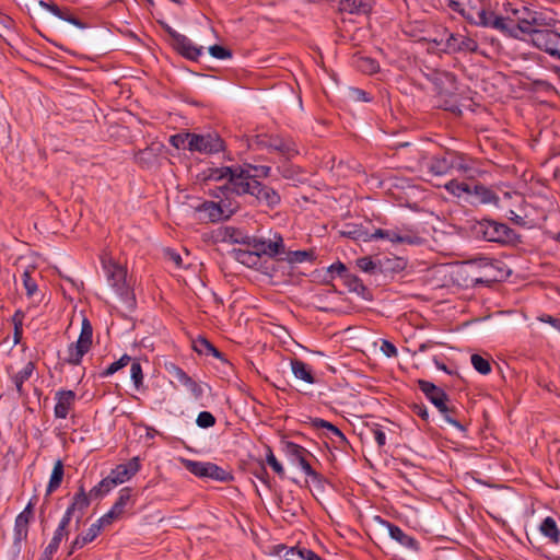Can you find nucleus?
<instances>
[{
	"label": "nucleus",
	"mask_w": 560,
	"mask_h": 560,
	"mask_svg": "<svg viewBox=\"0 0 560 560\" xmlns=\"http://www.w3.org/2000/svg\"><path fill=\"white\" fill-rule=\"evenodd\" d=\"M532 18L537 20V25H529L524 39L550 57L560 60V33L553 28L555 20L537 11H533Z\"/></svg>",
	"instance_id": "1"
},
{
	"label": "nucleus",
	"mask_w": 560,
	"mask_h": 560,
	"mask_svg": "<svg viewBox=\"0 0 560 560\" xmlns=\"http://www.w3.org/2000/svg\"><path fill=\"white\" fill-rule=\"evenodd\" d=\"M346 237L370 242L376 238H384L392 243L417 245L421 243V237L409 231H402L399 229L395 230H383L376 229L373 233H370L365 228L360 225H348L346 230L341 232Z\"/></svg>",
	"instance_id": "2"
},
{
	"label": "nucleus",
	"mask_w": 560,
	"mask_h": 560,
	"mask_svg": "<svg viewBox=\"0 0 560 560\" xmlns=\"http://www.w3.org/2000/svg\"><path fill=\"white\" fill-rule=\"evenodd\" d=\"M512 13L513 18L510 15L506 18L495 15L494 19H492L490 27L512 37L524 39L529 25H537V20L532 18L533 11L525 7H523L522 10L513 9Z\"/></svg>",
	"instance_id": "3"
},
{
	"label": "nucleus",
	"mask_w": 560,
	"mask_h": 560,
	"mask_svg": "<svg viewBox=\"0 0 560 560\" xmlns=\"http://www.w3.org/2000/svg\"><path fill=\"white\" fill-rule=\"evenodd\" d=\"M248 147L253 150H267L270 153H277L285 160H291L299 154L295 142L280 135H255L248 140Z\"/></svg>",
	"instance_id": "4"
},
{
	"label": "nucleus",
	"mask_w": 560,
	"mask_h": 560,
	"mask_svg": "<svg viewBox=\"0 0 560 560\" xmlns=\"http://www.w3.org/2000/svg\"><path fill=\"white\" fill-rule=\"evenodd\" d=\"M103 269L106 275L108 284L129 306L135 303L133 293L126 281L127 270L121 265L114 261L110 257L102 258Z\"/></svg>",
	"instance_id": "5"
},
{
	"label": "nucleus",
	"mask_w": 560,
	"mask_h": 560,
	"mask_svg": "<svg viewBox=\"0 0 560 560\" xmlns=\"http://www.w3.org/2000/svg\"><path fill=\"white\" fill-rule=\"evenodd\" d=\"M472 233L476 237L487 242L501 244L513 243L516 240V233L506 224L483 219L472 225Z\"/></svg>",
	"instance_id": "6"
},
{
	"label": "nucleus",
	"mask_w": 560,
	"mask_h": 560,
	"mask_svg": "<svg viewBox=\"0 0 560 560\" xmlns=\"http://www.w3.org/2000/svg\"><path fill=\"white\" fill-rule=\"evenodd\" d=\"M92 342L93 327L90 320L83 317L79 338L68 346L63 361L69 365H80L83 357L90 351Z\"/></svg>",
	"instance_id": "7"
},
{
	"label": "nucleus",
	"mask_w": 560,
	"mask_h": 560,
	"mask_svg": "<svg viewBox=\"0 0 560 560\" xmlns=\"http://www.w3.org/2000/svg\"><path fill=\"white\" fill-rule=\"evenodd\" d=\"M444 48H441V52L446 55H467L479 51L478 42L467 33L451 32L444 28Z\"/></svg>",
	"instance_id": "8"
},
{
	"label": "nucleus",
	"mask_w": 560,
	"mask_h": 560,
	"mask_svg": "<svg viewBox=\"0 0 560 560\" xmlns=\"http://www.w3.org/2000/svg\"><path fill=\"white\" fill-rule=\"evenodd\" d=\"M184 467L199 478H209L215 481L226 482L233 479L231 472L210 462L182 460Z\"/></svg>",
	"instance_id": "9"
},
{
	"label": "nucleus",
	"mask_w": 560,
	"mask_h": 560,
	"mask_svg": "<svg viewBox=\"0 0 560 560\" xmlns=\"http://www.w3.org/2000/svg\"><path fill=\"white\" fill-rule=\"evenodd\" d=\"M430 80L432 81L436 93L441 97H445L444 103L440 106L446 110H453L454 103L451 101V97L455 95L457 91L455 74L448 71H434L431 74Z\"/></svg>",
	"instance_id": "10"
},
{
	"label": "nucleus",
	"mask_w": 560,
	"mask_h": 560,
	"mask_svg": "<svg viewBox=\"0 0 560 560\" xmlns=\"http://www.w3.org/2000/svg\"><path fill=\"white\" fill-rule=\"evenodd\" d=\"M257 182V179H253L249 167L245 165H233L228 185L220 187V189H230L236 195H250Z\"/></svg>",
	"instance_id": "11"
},
{
	"label": "nucleus",
	"mask_w": 560,
	"mask_h": 560,
	"mask_svg": "<svg viewBox=\"0 0 560 560\" xmlns=\"http://www.w3.org/2000/svg\"><path fill=\"white\" fill-rule=\"evenodd\" d=\"M187 150L203 154H213L224 150V142L218 133H192Z\"/></svg>",
	"instance_id": "12"
},
{
	"label": "nucleus",
	"mask_w": 560,
	"mask_h": 560,
	"mask_svg": "<svg viewBox=\"0 0 560 560\" xmlns=\"http://www.w3.org/2000/svg\"><path fill=\"white\" fill-rule=\"evenodd\" d=\"M453 165V152H445L441 155L430 158L423 156L421 167L425 168L431 176H443L451 174Z\"/></svg>",
	"instance_id": "13"
},
{
	"label": "nucleus",
	"mask_w": 560,
	"mask_h": 560,
	"mask_svg": "<svg viewBox=\"0 0 560 560\" xmlns=\"http://www.w3.org/2000/svg\"><path fill=\"white\" fill-rule=\"evenodd\" d=\"M283 452L291 460L292 464L300 466V468L304 471L305 475L311 477H317V474L312 468L307 460V456H310V452L303 446L293 443V442H284L283 443Z\"/></svg>",
	"instance_id": "14"
},
{
	"label": "nucleus",
	"mask_w": 560,
	"mask_h": 560,
	"mask_svg": "<svg viewBox=\"0 0 560 560\" xmlns=\"http://www.w3.org/2000/svg\"><path fill=\"white\" fill-rule=\"evenodd\" d=\"M196 211L200 214L201 220L214 223L229 219L235 210L226 205H221V202L205 201L196 207Z\"/></svg>",
	"instance_id": "15"
},
{
	"label": "nucleus",
	"mask_w": 560,
	"mask_h": 560,
	"mask_svg": "<svg viewBox=\"0 0 560 560\" xmlns=\"http://www.w3.org/2000/svg\"><path fill=\"white\" fill-rule=\"evenodd\" d=\"M168 34L174 39V44L178 52L189 60H198L203 54V47L195 45L187 36L177 33L172 28H167Z\"/></svg>",
	"instance_id": "16"
},
{
	"label": "nucleus",
	"mask_w": 560,
	"mask_h": 560,
	"mask_svg": "<svg viewBox=\"0 0 560 560\" xmlns=\"http://www.w3.org/2000/svg\"><path fill=\"white\" fill-rule=\"evenodd\" d=\"M249 247L255 250V254L258 255V257L261 255L275 257L284 253L283 238L280 235H276L275 240L252 237Z\"/></svg>",
	"instance_id": "17"
},
{
	"label": "nucleus",
	"mask_w": 560,
	"mask_h": 560,
	"mask_svg": "<svg viewBox=\"0 0 560 560\" xmlns=\"http://www.w3.org/2000/svg\"><path fill=\"white\" fill-rule=\"evenodd\" d=\"M55 418L67 419L70 412L74 409L77 394L71 389H59L55 393Z\"/></svg>",
	"instance_id": "18"
},
{
	"label": "nucleus",
	"mask_w": 560,
	"mask_h": 560,
	"mask_svg": "<svg viewBox=\"0 0 560 560\" xmlns=\"http://www.w3.org/2000/svg\"><path fill=\"white\" fill-rule=\"evenodd\" d=\"M34 517V502L31 500L25 509L16 516L13 539L15 545L25 541L28 536V526Z\"/></svg>",
	"instance_id": "19"
},
{
	"label": "nucleus",
	"mask_w": 560,
	"mask_h": 560,
	"mask_svg": "<svg viewBox=\"0 0 560 560\" xmlns=\"http://www.w3.org/2000/svg\"><path fill=\"white\" fill-rule=\"evenodd\" d=\"M419 388L440 412L447 411L448 397L446 393L433 383L424 380L418 382Z\"/></svg>",
	"instance_id": "20"
},
{
	"label": "nucleus",
	"mask_w": 560,
	"mask_h": 560,
	"mask_svg": "<svg viewBox=\"0 0 560 560\" xmlns=\"http://www.w3.org/2000/svg\"><path fill=\"white\" fill-rule=\"evenodd\" d=\"M250 195L256 198L259 205L265 206L268 209H275L281 202L280 194L272 187L264 185L260 182H257V184L254 185Z\"/></svg>",
	"instance_id": "21"
},
{
	"label": "nucleus",
	"mask_w": 560,
	"mask_h": 560,
	"mask_svg": "<svg viewBox=\"0 0 560 560\" xmlns=\"http://www.w3.org/2000/svg\"><path fill=\"white\" fill-rule=\"evenodd\" d=\"M140 460L139 457H132L126 464H119L115 468H113L108 475V477L114 481V485L117 487L128 480H130L139 470H140Z\"/></svg>",
	"instance_id": "22"
},
{
	"label": "nucleus",
	"mask_w": 560,
	"mask_h": 560,
	"mask_svg": "<svg viewBox=\"0 0 560 560\" xmlns=\"http://www.w3.org/2000/svg\"><path fill=\"white\" fill-rule=\"evenodd\" d=\"M381 524L387 529L389 537L397 541L400 546L413 552L419 551L420 548L418 540L406 534L399 526L384 520H381Z\"/></svg>",
	"instance_id": "23"
},
{
	"label": "nucleus",
	"mask_w": 560,
	"mask_h": 560,
	"mask_svg": "<svg viewBox=\"0 0 560 560\" xmlns=\"http://www.w3.org/2000/svg\"><path fill=\"white\" fill-rule=\"evenodd\" d=\"M311 424L315 429H325L326 438L330 439L334 443H336V447L342 450L348 445V441L345 434L340 431L339 428H337L331 422H328L320 418H314L311 420Z\"/></svg>",
	"instance_id": "24"
},
{
	"label": "nucleus",
	"mask_w": 560,
	"mask_h": 560,
	"mask_svg": "<svg viewBox=\"0 0 560 560\" xmlns=\"http://www.w3.org/2000/svg\"><path fill=\"white\" fill-rule=\"evenodd\" d=\"M171 374L182 384L196 399L200 398L203 394L201 386L195 382L183 369L173 366Z\"/></svg>",
	"instance_id": "25"
},
{
	"label": "nucleus",
	"mask_w": 560,
	"mask_h": 560,
	"mask_svg": "<svg viewBox=\"0 0 560 560\" xmlns=\"http://www.w3.org/2000/svg\"><path fill=\"white\" fill-rule=\"evenodd\" d=\"M469 196L472 198L471 202H479L482 205H499V196L489 187L482 184H476L471 186V194Z\"/></svg>",
	"instance_id": "26"
},
{
	"label": "nucleus",
	"mask_w": 560,
	"mask_h": 560,
	"mask_svg": "<svg viewBox=\"0 0 560 560\" xmlns=\"http://www.w3.org/2000/svg\"><path fill=\"white\" fill-rule=\"evenodd\" d=\"M35 369V363L33 361H28L21 371H19L11 377L20 397L26 395L23 384L32 377Z\"/></svg>",
	"instance_id": "27"
},
{
	"label": "nucleus",
	"mask_w": 560,
	"mask_h": 560,
	"mask_svg": "<svg viewBox=\"0 0 560 560\" xmlns=\"http://www.w3.org/2000/svg\"><path fill=\"white\" fill-rule=\"evenodd\" d=\"M100 525L95 523L90 526L86 533L78 535L74 540L71 542L69 556L72 555L75 550L83 548L85 545L92 542L101 533Z\"/></svg>",
	"instance_id": "28"
},
{
	"label": "nucleus",
	"mask_w": 560,
	"mask_h": 560,
	"mask_svg": "<svg viewBox=\"0 0 560 560\" xmlns=\"http://www.w3.org/2000/svg\"><path fill=\"white\" fill-rule=\"evenodd\" d=\"M221 236L223 242H229L232 244H244L249 247V243L252 241V236L244 233L242 230L234 226H225L221 231Z\"/></svg>",
	"instance_id": "29"
},
{
	"label": "nucleus",
	"mask_w": 560,
	"mask_h": 560,
	"mask_svg": "<svg viewBox=\"0 0 560 560\" xmlns=\"http://www.w3.org/2000/svg\"><path fill=\"white\" fill-rule=\"evenodd\" d=\"M38 5L51 12L55 16L67 21L79 28H85L86 25L68 12H63L56 3H48L44 0H38Z\"/></svg>",
	"instance_id": "30"
},
{
	"label": "nucleus",
	"mask_w": 560,
	"mask_h": 560,
	"mask_svg": "<svg viewBox=\"0 0 560 560\" xmlns=\"http://www.w3.org/2000/svg\"><path fill=\"white\" fill-rule=\"evenodd\" d=\"M291 370L294 376L299 380L306 382L307 384H314L315 377L313 375L312 368L300 359L291 360Z\"/></svg>",
	"instance_id": "31"
},
{
	"label": "nucleus",
	"mask_w": 560,
	"mask_h": 560,
	"mask_svg": "<svg viewBox=\"0 0 560 560\" xmlns=\"http://www.w3.org/2000/svg\"><path fill=\"white\" fill-rule=\"evenodd\" d=\"M282 549L285 550V552L283 555L285 560H322V558L318 555H316L314 551L306 549V548L282 547Z\"/></svg>",
	"instance_id": "32"
},
{
	"label": "nucleus",
	"mask_w": 560,
	"mask_h": 560,
	"mask_svg": "<svg viewBox=\"0 0 560 560\" xmlns=\"http://www.w3.org/2000/svg\"><path fill=\"white\" fill-rule=\"evenodd\" d=\"M539 530L545 537L549 538V540L551 542H553V544L559 542L560 530L557 526L556 521L552 517H550V516L546 517L541 522V524L539 526Z\"/></svg>",
	"instance_id": "33"
},
{
	"label": "nucleus",
	"mask_w": 560,
	"mask_h": 560,
	"mask_svg": "<svg viewBox=\"0 0 560 560\" xmlns=\"http://www.w3.org/2000/svg\"><path fill=\"white\" fill-rule=\"evenodd\" d=\"M353 65L359 71L366 74H373L380 70L378 62L375 59L366 56H354Z\"/></svg>",
	"instance_id": "34"
},
{
	"label": "nucleus",
	"mask_w": 560,
	"mask_h": 560,
	"mask_svg": "<svg viewBox=\"0 0 560 560\" xmlns=\"http://www.w3.org/2000/svg\"><path fill=\"white\" fill-rule=\"evenodd\" d=\"M231 172H232V166L209 167L203 172L205 180H212V182L226 180V184H228Z\"/></svg>",
	"instance_id": "35"
},
{
	"label": "nucleus",
	"mask_w": 560,
	"mask_h": 560,
	"mask_svg": "<svg viewBox=\"0 0 560 560\" xmlns=\"http://www.w3.org/2000/svg\"><path fill=\"white\" fill-rule=\"evenodd\" d=\"M62 478H63V464L60 459H58L54 465L52 472H51V476H50V479H49V482L47 486V490H46L47 495L52 493L60 487Z\"/></svg>",
	"instance_id": "36"
},
{
	"label": "nucleus",
	"mask_w": 560,
	"mask_h": 560,
	"mask_svg": "<svg viewBox=\"0 0 560 560\" xmlns=\"http://www.w3.org/2000/svg\"><path fill=\"white\" fill-rule=\"evenodd\" d=\"M194 350L203 355L221 357V352L203 337H199L194 341Z\"/></svg>",
	"instance_id": "37"
},
{
	"label": "nucleus",
	"mask_w": 560,
	"mask_h": 560,
	"mask_svg": "<svg viewBox=\"0 0 560 560\" xmlns=\"http://www.w3.org/2000/svg\"><path fill=\"white\" fill-rule=\"evenodd\" d=\"M132 503V489L125 487L119 491L118 498L112 508L122 515L126 508Z\"/></svg>",
	"instance_id": "38"
},
{
	"label": "nucleus",
	"mask_w": 560,
	"mask_h": 560,
	"mask_svg": "<svg viewBox=\"0 0 560 560\" xmlns=\"http://www.w3.org/2000/svg\"><path fill=\"white\" fill-rule=\"evenodd\" d=\"M115 487L114 481L107 476L90 490L89 497L91 499H101Z\"/></svg>",
	"instance_id": "39"
},
{
	"label": "nucleus",
	"mask_w": 560,
	"mask_h": 560,
	"mask_svg": "<svg viewBox=\"0 0 560 560\" xmlns=\"http://www.w3.org/2000/svg\"><path fill=\"white\" fill-rule=\"evenodd\" d=\"M90 497L85 493L84 488L81 486L79 491L74 494L72 503L69 508H73V513L79 510L80 515L78 516V521L81 518L83 511L90 505Z\"/></svg>",
	"instance_id": "40"
},
{
	"label": "nucleus",
	"mask_w": 560,
	"mask_h": 560,
	"mask_svg": "<svg viewBox=\"0 0 560 560\" xmlns=\"http://www.w3.org/2000/svg\"><path fill=\"white\" fill-rule=\"evenodd\" d=\"M444 188L455 197H462L463 195L471 194V186L467 183L452 179L444 185Z\"/></svg>",
	"instance_id": "41"
},
{
	"label": "nucleus",
	"mask_w": 560,
	"mask_h": 560,
	"mask_svg": "<svg viewBox=\"0 0 560 560\" xmlns=\"http://www.w3.org/2000/svg\"><path fill=\"white\" fill-rule=\"evenodd\" d=\"M22 280L27 298L36 301V298L39 295L38 285L36 280L32 278L28 269L23 272Z\"/></svg>",
	"instance_id": "42"
},
{
	"label": "nucleus",
	"mask_w": 560,
	"mask_h": 560,
	"mask_svg": "<svg viewBox=\"0 0 560 560\" xmlns=\"http://www.w3.org/2000/svg\"><path fill=\"white\" fill-rule=\"evenodd\" d=\"M130 362H131V357L128 355V354H124V355L120 357L119 360H117V361L113 362L112 364H109L108 368L101 373V376L102 377H108V376L115 374L120 369H122L126 365H128Z\"/></svg>",
	"instance_id": "43"
},
{
	"label": "nucleus",
	"mask_w": 560,
	"mask_h": 560,
	"mask_svg": "<svg viewBox=\"0 0 560 560\" xmlns=\"http://www.w3.org/2000/svg\"><path fill=\"white\" fill-rule=\"evenodd\" d=\"M340 10L349 13L366 12L368 4L357 0H340Z\"/></svg>",
	"instance_id": "44"
},
{
	"label": "nucleus",
	"mask_w": 560,
	"mask_h": 560,
	"mask_svg": "<svg viewBox=\"0 0 560 560\" xmlns=\"http://www.w3.org/2000/svg\"><path fill=\"white\" fill-rule=\"evenodd\" d=\"M474 369L482 375H487L491 372V364L488 359H485L480 354H472L470 358Z\"/></svg>",
	"instance_id": "45"
},
{
	"label": "nucleus",
	"mask_w": 560,
	"mask_h": 560,
	"mask_svg": "<svg viewBox=\"0 0 560 560\" xmlns=\"http://www.w3.org/2000/svg\"><path fill=\"white\" fill-rule=\"evenodd\" d=\"M313 257L314 253L312 250H294L288 253L287 260L290 264H301L313 259Z\"/></svg>",
	"instance_id": "46"
},
{
	"label": "nucleus",
	"mask_w": 560,
	"mask_h": 560,
	"mask_svg": "<svg viewBox=\"0 0 560 560\" xmlns=\"http://www.w3.org/2000/svg\"><path fill=\"white\" fill-rule=\"evenodd\" d=\"M476 25L482 27H490L492 19L495 16L494 12L485 9L476 11Z\"/></svg>",
	"instance_id": "47"
},
{
	"label": "nucleus",
	"mask_w": 560,
	"mask_h": 560,
	"mask_svg": "<svg viewBox=\"0 0 560 560\" xmlns=\"http://www.w3.org/2000/svg\"><path fill=\"white\" fill-rule=\"evenodd\" d=\"M357 266L364 272L375 273L380 266L371 257H362L357 260Z\"/></svg>",
	"instance_id": "48"
},
{
	"label": "nucleus",
	"mask_w": 560,
	"mask_h": 560,
	"mask_svg": "<svg viewBox=\"0 0 560 560\" xmlns=\"http://www.w3.org/2000/svg\"><path fill=\"white\" fill-rule=\"evenodd\" d=\"M196 423L199 428L208 429L215 424V417L209 411H201L197 416Z\"/></svg>",
	"instance_id": "49"
},
{
	"label": "nucleus",
	"mask_w": 560,
	"mask_h": 560,
	"mask_svg": "<svg viewBox=\"0 0 560 560\" xmlns=\"http://www.w3.org/2000/svg\"><path fill=\"white\" fill-rule=\"evenodd\" d=\"M130 374L135 386L139 388L143 380L142 368L139 361L131 359Z\"/></svg>",
	"instance_id": "50"
},
{
	"label": "nucleus",
	"mask_w": 560,
	"mask_h": 560,
	"mask_svg": "<svg viewBox=\"0 0 560 560\" xmlns=\"http://www.w3.org/2000/svg\"><path fill=\"white\" fill-rule=\"evenodd\" d=\"M246 167H249L253 179L257 178H266L270 176L271 167L267 165H252L245 164Z\"/></svg>",
	"instance_id": "51"
},
{
	"label": "nucleus",
	"mask_w": 560,
	"mask_h": 560,
	"mask_svg": "<svg viewBox=\"0 0 560 560\" xmlns=\"http://www.w3.org/2000/svg\"><path fill=\"white\" fill-rule=\"evenodd\" d=\"M67 536H68V533H62V532H59L58 529H56L50 542L45 548L47 553L55 555L60 546L61 540Z\"/></svg>",
	"instance_id": "52"
},
{
	"label": "nucleus",
	"mask_w": 560,
	"mask_h": 560,
	"mask_svg": "<svg viewBox=\"0 0 560 560\" xmlns=\"http://www.w3.org/2000/svg\"><path fill=\"white\" fill-rule=\"evenodd\" d=\"M191 136L192 133L190 132L177 133L171 137L170 142L176 149H187V144L189 143Z\"/></svg>",
	"instance_id": "53"
},
{
	"label": "nucleus",
	"mask_w": 560,
	"mask_h": 560,
	"mask_svg": "<svg viewBox=\"0 0 560 560\" xmlns=\"http://www.w3.org/2000/svg\"><path fill=\"white\" fill-rule=\"evenodd\" d=\"M235 257L242 264L249 266L250 264L256 262L258 255L255 254L254 249L253 252L238 249L235 253Z\"/></svg>",
	"instance_id": "54"
},
{
	"label": "nucleus",
	"mask_w": 560,
	"mask_h": 560,
	"mask_svg": "<svg viewBox=\"0 0 560 560\" xmlns=\"http://www.w3.org/2000/svg\"><path fill=\"white\" fill-rule=\"evenodd\" d=\"M120 516H121L120 513H118L116 510L110 508V510L106 514H104L101 518H98L95 524L100 525V528L102 529L103 527L110 525L114 521L118 520Z\"/></svg>",
	"instance_id": "55"
},
{
	"label": "nucleus",
	"mask_w": 560,
	"mask_h": 560,
	"mask_svg": "<svg viewBox=\"0 0 560 560\" xmlns=\"http://www.w3.org/2000/svg\"><path fill=\"white\" fill-rule=\"evenodd\" d=\"M452 170H457L464 174L471 171V166L468 165L465 158L453 152V165Z\"/></svg>",
	"instance_id": "56"
},
{
	"label": "nucleus",
	"mask_w": 560,
	"mask_h": 560,
	"mask_svg": "<svg viewBox=\"0 0 560 560\" xmlns=\"http://www.w3.org/2000/svg\"><path fill=\"white\" fill-rule=\"evenodd\" d=\"M267 464L272 468V470L279 476L284 477V469L282 465L278 462L272 451L268 448V453L266 456Z\"/></svg>",
	"instance_id": "57"
},
{
	"label": "nucleus",
	"mask_w": 560,
	"mask_h": 560,
	"mask_svg": "<svg viewBox=\"0 0 560 560\" xmlns=\"http://www.w3.org/2000/svg\"><path fill=\"white\" fill-rule=\"evenodd\" d=\"M209 54L213 57V58H217V59H221V60H224V59H228V58H231L232 56V52L230 49L223 47V46H220V45H213L209 48Z\"/></svg>",
	"instance_id": "58"
},
{
	"label": "nucleus",
	"mask_w": 560,
	"mask_h": 560,
	"mask_svg": "<svg viewBox=\"0 0 560 560\" xmlns=\"http://www.w3.org/2000/svg\"><path fill=\"white\" fill-rule=\"evenodd\" d=\"M349 98L353 102H370L371 96L359 88H351L349 90Z\"/></svg>",
	"instance_id": "59"
},
{
	"label": "nucleus",
	"mask_w": 560,
	"mask_h": 560,
	"mask_svg": "<svg viewBox=\"0 0 560 560\" xmlns=\"http://www.w3.org/2000/svg\"><path fill=\"white\" fill-rule=\"evenodd\" d=\"M469 265L477 268H493L494 261L489 257H477L468 261Z\"/></svg>",
	"instance_id": "60"
},
{
	"label": "nucleus",
	"mask_w": 560,
	"mask_h": 560,
	"mask_svg": "<svg viewBox=\"0 0 560 560\" xmlns=\"http://www.w3.org/2000/svg\"><path fill=\"white\" fill-rule=\"evenodd\" d=\"M381 351L387 358H394V357H397V354H398V351H397V348L395 347V345L385 339L382 340Z\"/></svg>",
	"instance_id": "61"
},
{
	"label": "nucleus",
	"mask_w": 560,
	"mask_h": 560,
	"mask_svg": "<svg viewBox=\"0 0 560 560\" xmlns=\"http://www.w3.org/2000/svg\"><path fill=\"white\" fill-rule=\"evenodd\" d=\"M72 515H73V508H68L56 529H58L59 532H62V533H68V526L70 524Z\"/></svg>",
	"instance_id": "62"
},
{
	"label": "nucleus",
	"mask_w": 560,
	"mask_h": 560,
	"mask_svg": "<svg viewBox=\"0 0 560 560\" xmlns=\"http://www.w3.org/2000/svg\"><path fill=\"white\" fill-rule=\"evenodd\" d=\"M454 412V409L450 408L447 406V411L446 412H441L444 417V419L451 424L453 425L454 428L458 429L459 431H465V427L458 421L456 420L452 415Z\"/></svg>",
	"instance_id": "63"
},
{
	"label": "nucleus",
	"mask_w": 560,
	"mask_h": 560,
	"mask_svg": "<svg viewBox=\"0 0 560 560\" xmlns=\"http://www.w3.org/2000/svg\"><path fill=\"white\" fill-rule=\"evenodd\" d=\"M164 254H165V257L170 261L174 262V265L176 267H178V268L183 267V259L178 253H176L173 249L167 248V249H165Z\"/></svg>",
	"instance_id": "64"
}]
</instances>
